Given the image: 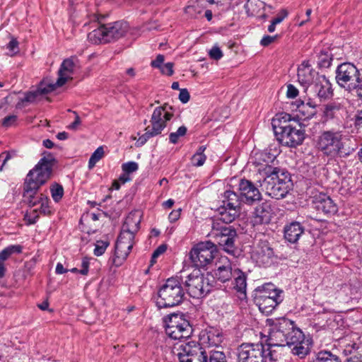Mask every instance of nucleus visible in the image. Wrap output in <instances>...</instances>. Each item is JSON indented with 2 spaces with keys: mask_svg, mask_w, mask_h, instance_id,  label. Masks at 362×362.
I'll list each match as a JSON object with an SVG mask.
<instances>
[{
  "mask_svg": "<svg viewBox=\"0 0 362 362\" xmlns=\"http://www.w3.org/2000/svg\"><path fill=\"white\" fill-rule=\"evenodd\" d=\"M294 128L286 129L280 132H274L277 140L282 146L294 147V136L293 135Z\"/></svg>",
  "mask_w": 362,
  "mask_h": 362,
  "instance_id": "31",
  "label": "nucleus"
},
{
  "mask_svg": "<svg viewBox=\"0 0 362 362\" xmlns=\"http://www.w3.org/2000/svg\"><path fill=\"white\" fill-rule=\"evenodd\" d=\"M139 168V165L137 163L134 161H129L127 163H124L122 165V169L124 173L127 174H130L132 173L136 172Z\"/></svg>",
  "mask_w": 362,
  "mask_h": 362,
  "instance_id": "47",
  "label": "nucleus"
},
{
  "mask_svg": "<svg viewBox=\"0 0 362 362\" xmlns=\"http://www.w3.org/2000/svg\"><path fill=\"white\" fill-rule=\"evenodd\" d=\"M313 90L320 101L328 100L334 95L332 84L325 75H317L313 86Z\"/></svg>",
  "mask_w": 362,
  "mask_h": 362,
  "instance_id": "22",
  "label": "nucleus"
},
{
  "mask_svg": "<svg viewBox=\"0 0 362 362\" xmlns=\"http://www.w3.org/2000/svg\"><path fill=\"white\" fill-rule=\"evenodd\" d=\"M154 136H155L153 135V134H152V132H151L146 128L145 133L140 136L137 139L136 142V146L137 147H141L144 146L148 141V139Z\"/></svg>",
  "mask_w": 362,
  "mask_h": 362,
  "instance_id": "46",
  "label": "nucleus"
},
{
  "mask_svg": "<svg viewBox=\"0 0 362 362\" xmlns=\"http://www.w3.org/2000/svg\"><path fill=\"white\" fill-rule=\"evenodd\" d=\"M104 156V150L103 146H99L91 155L88 161V168L92 169Z\"/></svg>",
  "mask_w": 362,
  "mask_h": 362,
  "instance_id": "40",
  "label": "nucleus"
},
{
  "mask_svg": "<svg viewBox=\"0 0 362 362\" xmlns=\"http://www.w3.org/2000/svg\"><path fill=\"white\" fill-rule=\"evenodd\" d=\"M282 300L283 298L281 295L277 297H264L263 298L254 300L259 310L267 315L271 314Z\"/></svg>",
  "mask_w": 362,
  "mask_h": 362,
  "instance_id": "26",
  "label": "nucleus"
},
{
  "mask_svg": "<svg viewBox=\"0 0 362 362\" xmlns=\"http://www.w3.org/2000/svg\"><path fill=\"white\" fill-rule=\"evenodd\" d=\"M274 212L271 204L263 202L255 209L251 218V223L253 226L263 224H269L273 218Z\"/></svg>",
  "mask_w": 362,
  "mask_h": 362,
  "instance_id": "21",
  "label": "nucleus"
},
{
  "mask_svg": "<svg viewBox=\"0 0 362 362\" xmlns=\"http://www.w3.org/2000/svg\"><path fill=\"white\" fill-rule=\"evenodd\" d=\"M163 322L166 334L173 339H188L192 334V325L183 313L168 315Z\"/></svg>",
  "mask_w": 362,
  "mask_h": 362,
  "instance_id": "8",
  "label": "nucleus"
},
{
  "mask_svg": "<svg viewBox=\"0 0 362 362\" xmlns=\"http://www.w3.org/2000/svg\"><path fill=\"white\" fill-rule=\"evenodd\" d=\"M187 132V128L185 126L182 125L180 127L176 132H171L169 134L170 143L176 144L178 142L180 137L185 136Z\"/></svg>",
  "mask_w": 362,
  "mask_h": 362,
  "instance_id": "39",
  "label": "nucleus"
},
{
  "mask_svg": "<svg viewBox=\"0 0 362 362\" xmlns=\"http://www.w3.org/2000/svg\"><path fill=\"white\" fill-rule=\"evenodd\" d=\"M50 192L53 200L59 202L64 196V188L62 185L54 182L50 185Z\"/></svg>",
  "mask_w": 362,
  "mask_h": 362,
  "instance_id": "36",
  "label": "nucleus"
},
{
  "mask_svg": "<svg viewBox=\"0 0 362 362\" xmlns=\"http://www.w3.org/2000/svg\"><path fill=\"white\" fill-rule=\"evenodd\" d=\"M217 252L215 243L211 241L201 242L192 248L189 252V259L194 267L204 269L212 263Z\"/></svg>",
  "mask_w": 362,
  "mask_h": 362,
  "instance_id": "12",
  "label": "nucleus"
},
{
  "mask_svg": "<svg viewBox=\"0 0 362 362\" xmlns=\"http://www.w3.org/2000/svg\"><path fill=\"white\" fill-rule=\"evenodd\" d=\"M190 98V95L187 89L183 88L180 89V94H179V100L182 103H187Z\"/></svg>",
  "mask_w": 362,
  "mask_h": 362,
  "instance_id": "54",
  "label": "nucleus"
},
{
  "mask_svg": "<svg viewBox=\"0 0 362 362\" xmlns=\"http://www.w3.org/2000/svg\"><path fill=\"white\" fill-rule=\"evenodd\" d=\"M167 250V246L164 244L159 245L153 252V258H158L160 255L163 254Z\"/></svg>",
  "mask_w": 362,
  "mask_h": 362,
  "instance_id": "62",
  "label": "nucleus"
},
{
  "mask_svg": "<svg viewBox=\"0 0 362 362\" xmlns=\"http://www.w3.org/2000/svg\"><path fill=\"white\" fill-rule=\"evenodd\" d=\"M292 120H294V118L290 114L286 112L277 113L272 120L274 132L292 128L293 127L290 124Z\"/></svg>",
  "mask_w": 362,
  "mask_h": 362,
  "instance_id": "27",
  "label": "nucleus"
},
{
  "mask_svg": "<svg viewBox=\"0 0 362 362\" xmlns=\"http://www.w3.org/2000/svg\"><path fill=\"white\" fill-rule=\"evenodd\" d=\"M206 149V146H200L196 153L191 158V163L193 166L200 167L204 165L206 160V156L204 151Z\"/></svg>",
  "mask_w": 362,
  "mask_h": 362,
  "instance_id": "34",
  "label": "nucleus"
},
{
  "mask_svg": "<svg viewBox=\"0 0 362 362\" xmlns=\"http://www.w3.org/2000/svg\"><path fill=\"white\" fill-rule=\"evenodd\" d=\"M336 81L341 87L356 88L361 81L358 70L351 63H343L337 69Z\"/></svg>",
  "mask_w": 362,
  "mask_h": 362,
  "instance_id": "15",
  "label": "nucleus"
},
{
  "mask_svg": "<svg viewBox=\"0 0 362 362\" xmlns=\"http://www.w3.org/2000/svg\"><path fill=\"white\" fill-rule=\"evenodd\" d=\"M11 158L9 152L4 151L0 154V170L3 169V167L6 163Z\"/></svg>",
  "mask_w": 362,
  "mask_h": 362,
  "instance_id": "56",
  "label": "nucleus"
},
{
  "mask_svg": "<svg viewBox=\"0 0 362 362\" xmlns=\"http://www.w3.org/2000/svg\"><path fill=\"white\" fill-rule=\"evenodd\" d=\"M234 277V289L240 293L245 295L246 294V287H247V276L246 274L242 272L240 269H235L233 272Z\"/></svg>",
  "mask_w": 362,
  "mask_h": 362,
  "instance_id": "30",
  "label": "nucleus"
},
{
  "mask_svg": "<svg viewBox=\"0 0 362 362\" xmlns=\"http://www.w3.org/2000/svg\"><path fill=\"white\" fill-rule=\"evenodd\" d=\"M11 256V252L6 247L0 252V262L6 260Z\"/></svg>",
  "mask_w": 362,
  "mask_h": 362,
  "instance_id": "64",
  "label": "nucleus"
},
{
  "mask_svg": "<svg viewBox=\"0 0 362 362\" xmlns=\"http://www.w3.org/2000/svg\"><path fill=\"white\" fill-rule=\"evenodd\" d=\"M38 218V209H34L29 215L26 214L25 216V219L27 221L28 224L29 225L35 224Z\"/></svg>",
  "mask_w": 362,
  "mask_h": 362,
  "instance_id": "49",
  "label": "nucleus"
},
{
  "mask_svg": "<svg viewBox=\"0 0 362 362\" xmlns=\"http://www.w3.org/2000/svg\"><path fill=\"white\" fill-rule=\"evenodd\" d=\"M185 298V290L180 278L170 277L158 291L156 305L160 308H172L181 304Z\"/></svg>",
  "mask_w": 362,
  "mask_h": 362,
  "instance_id": "6",
  "label": "nucleus"
},
{
  "mask_svg": "<svg viewBox=\"0 0 362 362\" xmlns=\"http://www.w3.org/2000/svg\"><path fill=\"white\" fill-rule=\"evenodd\" d=\"M17 119L18 117L15 115L6 116L2 119L1 126L6 128L16 126L17 124Z\"/></svg>",
  "mask_w": 362,
  "mask_h": 362,
  "instance_id": "48",
  "label": "nucleus"
},
{
  "mask_svg": "<svg viewBox=\"0 0 362 362\" xmlns=\"http://www.w3.org/2000/svg\"><path fill=\"white\" fill-rule=\"evenodd\" d=\"M7 49L13 52L16 53L18 52V42L16 38H12L7 45Z\"/></svg>",
  "mask_w": 362,
  "mask_h": 362,
  "instance_id": "55",
  "label": "nucleus"
},
{
  "mask_svg": "<svg viewBox=\"0 0 362 362\" xmlns=\"http://www.w3.org/2000/svg\"><path fill=\"white\" fill-rule=\"evenodd\" d=\"M128 30V25L124 21L100 24L88 35V40L95 45L109 43L124 37Z\"/></svg>",
  "mask_w": 362,
  "mask_h": 362,
  "instance_id": "7",
  "label": "nucleus"
},
{
  "mask_svg": "<svg viewBox=\"0 0 362 362\" xmlns=\"http://www.w3.org/2000/svg\"><path fill=\"white\" fill-rule=\"evenodd\" d=\"M314 207L318 211L325 214H334L338 211V207L329 196L324 193L316 194L313 197Z\"/></svg>",
  "mask_w": 362,
  "mask_h": 362,
  "instance_id": "24",
  "label": "nucleus"
},
{
  "mask_svg": "<svg viewBox=\"0 0 362 362\" xmlns=\"http://www.w3.org/2000/svg\"><path fill=\"white\" fill-rule=\"evenodd\" d=\"M341 108V105L337 102H332L325 105L322 110V118L324 122L333 119L336 113Z\"/></svg>",
  "mask_w": 362,
  "mask_h": 362,
  "instance_id": "33",
  "label": "nucleus"
},
{
  "mask_svg": "<svg viewBox=\"0 0 362 362\" xmlns=\"http://www.w3.org/2000/svg\"><path fill=\"white\" fill-rule=\"evenodd\" d=\"M209 57L212 59L218 60L223 57V52L221 50V49L217 47L214 46L213 47L209 52Z\"/></svg>",
  "mask_w": 362,
  "mask_h": 362,
  "instance_id": "50",
  "label": "nucleus"
},
{
  "mask_svg": "<svg viewBox=\"0 0 362 362\" xmlns=\"http://www.w3.org/2000/svg\"><path fill=\"white\" fill-rule=\"evenodd\" d=\"M206 362H227V360L223 351L211 350L207 352Z\"/></svg>",
  "mask_w": 362,
  "mask_h": 362,
  "instance_id": "37",
  "label": "nucleus"
},
{
  "mask_svg": "<svg viewBox=\"0 0 362 362\" xmlns=\"http://www.w3.org/2000/svg\"><path fill=\"white\" fill-rule=\"evenodd\" d=\"M73 113L75 115V119L72 123H71L67 127V128L69 129L76 131L78 129V127L81 124V120L79 115H78V113L76 112L73 111Z\"/></svg>",
  "mask_w": 362,
  "mask_h": 362,
  "instance_id": "53",
  "label": "nucleus"
},
{
  "mask_svg": "<svg viewBox=\"0 0 362 362\" xmlns=\"http://www.w3.org/2000/svg\"><path fill=\"white\" fill-rule=\"evenodd\" d=\"M276 37V36L264 35L262 38L260 44L264 47H267L272 43L275 40Z\"/></svg>",
  "mask_w": 362,
  "mask_h": 362,
  "instance_id": "61",
  "label": "nucleus"
},
{
  "mask_svg": "<svg viewBox=\"0 0 362 362\" xmlns=\"http://www.w3.org/2000/svg\"><path fill=\"white\" fill-rule=\"evenodd\" d=\"M177 351L180 362H206L207 352L198 341L184 342L179 346Z\"/></svg>",
  "mask_w": 362,
  "mask_h": 362,
  "instance_id": "13",
  "label": "nucleus"
},
{
  "mask_svg": "<svg viewBox=\"0 0 362 362\" xmlns=\"http://www.w3.org/2000/svg\"><path fill=\"white\" fill-rule=\"evenodd\" d=\"M36 90L37 91L40 95H42L54 91V88L53 83H47L45 81H42L38 84Z\"/></svg>",
  "mask_w": 362,
  "mask_h": 362,
  "instance_id": "42",
  "label": "nucleus"
},
{
  "mask_svg": "<svg viewBox=\"0 0 362 362\" xmlns=\"http://www.w3.org/2000/svg\"><path fill=\"white\" fill-rule=\"evenodd\" d=\"M7 249L11 252V255L13 254H20L22 252V247L21 245H11L7 247Z\"/></svg>",
  "mask_w": 362,
  "mask_h": 362,
  "instance_id": "63",
  "label": "nucleus"
},
{
  "mask_svg": "<svg viewBox=\"0 0 362 362\" xmlns=\"http://www.w3.org/2000/svg\"><path fill=\"white\" fill-rule=\"evenodd\" d=\"M109 245L110 243L108 241L98 240L95 243L94 255L98 257L103 255Z\"/></svg>",
  "mask_w": 362,
  "mask_h": 362,
  "instance_id": "44",
  "label": "nucleus"
},
{
  "mask_svg": "<svg viewBox=\"0 0 362 362\" xmlns=\"http://www.w3.org/2000/svg\"><path fill=\"white\" fill-rule=\"evenodd\" d=\"M310 362H341V360L330 351L322 350L316 353Z\"/></svg>",
  "mask_w": 362,
  "mask_h": 362,
  "instance_id": "32",
  "label": "nucleus"
},
{
  "mask_svg": "<svg viewBox=\"0 0 362 362\" xmlns=\"http://www.w3.org/2000/svg\"><path fill=\"white\" fill-rule=\"evenodd\" d=\"M274 329L270 332L271 344L274 349H280L281 356L286 354H293L294 351V322L286 317L279 318L274 323Z\"/></svg>",
  "mask_w": 362,
  "mask_h": 362,
  "instance_id": "4",
  "label": "nucleus"
},
{
  "mask_svg": "<svg viewBox=\"0 0 362 362\" xmlns=\"http://www.w3.org/2000/svg\"><path fill=\"white\" fill-rule=\"evenodd\" d=\"M317 74L315 69L309 60L303 61L298 67V82L300 88L296 87V98L300 93H306L308 87L314 80L315 76Z\"/></svg>",
  "mask_w": 362,
  "mask_h": 362,
  "instance_id": "17",
  "label": "nucleus"
},
{
  "mask_svg": "<svg viewBox=\"0 0 362 362\" xmlns=\"http://www.w3.org/2000/svg\"><path fill=\"white\" fill-rule=\"evenodd\" d=\"M294 221L287 223L284 227V238L290 243H294Z\"/></svg>",
  "mask_w": 362,
  "mask_h": 362,
  "instance_id": "38",
  "label": "nucleus"
},
{
  "mask_svg": "<svg viewBox=\"0 0 362 362\" xmlns=\"http://www.w3.org/2000/svg\"><path fill=\"white\" fill-rule=\"evenodd\" d=\"M223 260V264L217 265V268L214 270V274L211 276L213 281L216 279L217 281L225 283L232 279L233 272L231 263L227 258Z\"/></svg>",
  "mask_w": 362,
  "mask_h": 362,
  "instance_id": "25",
  "label": "nucleus"
},
{
  "mask_svg": "<svg viewBox=\"0 0 362 362\" xmlns=\"http://www.w3.org/2000/svg\"><path fill=\"white\" fill-rule=\"evenodd\" d=\"M298 97V99L296 98V122H298L301 127L302 123L300 121H305L313 115L315 105H313L310 98H308L307 93H300Z\"/></svg>",
  "mask_w": 362,
  "mask_h": 362,
  "instance_id": "20",
  "label": "nucleus"
},
{
  "mask_svg": "<svg viewBox=\"0 0 362 362\" xmlns=\"http://www.w3.org/2000/svg\"><path fill=\"white\" fill-rule=\"evenodd\" d=\"M49 198L43 194H41V202H40V207L38 210L43 215H50L52 214L51 210L49 209Z\"/></svg>",
  "mask_w": 362,
  "mask_h": 362,
  "instance_id": "43",
  "label": "nucleus"
},
{
  "mask_svg": "<svg viewBox=\"0 0 362 362\" xmlns=\"http://www.w3.org/2000/svg\"><path fill=\"white\" fill-rule=\"evenodd\" d=\"M89 260L87 257H84L81 263V269L79 271V274L82 275H87L88 273L89 268Z\"/></svg>",
  "mask_w": 362,
  "mask_h": 362,
  "instance_id": "58",
  "label": "nucleus"
},
{
  "mask_svg": "<svg viewBox=\"0 0 362 362\" xmlns=\"http://www.w3.org/2000/svg\"><path fill=\"white\" fill-rule=\"evenodd\" d=\"M169 110H173V107L165 103L162 106L156 107L153 110L150 119L151 125L146 128L155 136L162 133L167 126V122L172 119L173 114L170 112Z\"/></svg>",
  "mask_w": 362,
  "mask_h": 362,
  "instance_id": "16",
  "label": "nucleus"
},
{
  "mask_svg": "<svg viewBox=\"0 0 362 362\" xmlns=\"http://www.w3.org/2000/svg\"><path fill=\"white\" fill-rule=\"evenodd\" d=\"M332 61V54L328 51H322L317 56V64L321 68L329 67Z\"/></svg>",
  "mask_w": 362,
  "mask_h": 362,
  "instance_id": "35",
  "label": "nucleus"
},
{
  "mask_svg": "<svg viewBox=\"0 0 362 362\" xmlns=\"http://www.w3.org/2000/svg\"><path fill=\"white\" fill-rule=\"evenodd\" d=\"M141 216L138 212H131L127 216L122 229L136 233L140 228Z\"/></svg>",
  "mask_w": 362,
  "mask_h": 362,
  "instance_id": "29",
  "label": "nucleus"
},
{
  "mask_svg": "<svg viewBox=\"0 0 362 362\" xmlns=\"http://www.w3.org/2000/svg\"><path fill=\"white\" fill-rule=\"evenodd\" d=\"M281 358L280 349H274L270 343H243L237 349L238 362H276Z\"/></svg>",
  "mask_w": 362,
  "mask_h": 362,
  "instance_id": "2",
  "label": "nucleus"
},
{
  "mask_svg": "<svg viewBox=\"0 0 362 362\" xmlns=\"http://www.w3.org/2000/svg\"><path fill=\"white\" fill-rule=\"evenodd\" d=\"M296 145L301 144L305 139V130L296 129Z\"/></svg>",
  "mask_w": 362,
  "mask_h": 362,
  "instance_id": "57",
  "label": "nucleus"
},
{
  "mask_svg": "<svg viewBox=\"0 0 362 362\" xmlns=\"http://www.w3.org/2000/svg\"><path fill=\"white\" fill-rule=\"evenodd\" d=\"M211 228V236L216 243L226 252L235 256L238 251L235 244L238 237L236 230L232 226H220L215 221H213Z\"/></svg>",
  "mask_w": 362,
  "mask_h": 362,
  "instance_id": "11",
  "label": "nucleus"
},
{
  "mask_svg": "<svg viewBox=\"0 0 362 362\" xmlns=\"http://www.w3.org/2000/svg\"><path fill=\"white\" fill-rule=\"evenodd\" d=\"M165 60V57L163 54H158L156 59L153 60L151 62V65L153 68L159 69L163 66V62Z\"/></svg>",
  "mask_w": 362,
  "mask_h": 362,
  "instance_id": "52",
  "label": "nucleus"
},
{
  "mask_svg": "<svg viewBox=\"0 0 362 362\" xmlns=\"http://www.w3.org/2000/svg\"><path fill=\"white\" fill-rule=\"evenodd\" d=\"M180 214H181V209H178L177 210L172 211L168 216V219H169L170 222L174 223L176 221H177L180 217Z\"/></svg>",
  "mask_w": 362,
  "mask_h": 362,
  "instance_id": "59",
  "label": "nucleus"
},
{
  "mask_svg": "<svg viewBox=\"0 0 362 362\" xmlns=\"http://www.w3.org/2000/svg\"><path fill=\"white\" fill-rule=\"evenodd\" d=\"M313 345L312 337L296 327V356L299 358H305L310 353Z\"/></svg>",
  "mask_w": 362,
  "mask_h": 362,
  "instance_id": "23",
  "label": "nucleus"
},
{
  "mask_svg": "<svg viewBox=\"0 0 362 362\" xmlns=\"http://www.w3.org/2000/svg\"><path fill=\"white\" fill-rule=\"evenodd\" d=\"M282 291L278 290L272 283H266L256 288L254 291V300L281 295Z\"/></svg>",
  "mask_w": 362,
  "mask_h": 362,
  "instance_id": "28",
  "label": "nucleus"
},
{
  "mask_svg": "<svg viewBox=\"0 0 362 362\" xmlns=\"http://www.w3.org/2000/svg\"><path fill=\"white\" fill-rule=\"evenodd\" d=\"M74 67V63L72 58L65 59L61 64L59 72L62 73L64 71L73 72Z\"/></svg>",
  "mask_w": 362,
  "mask_h": 362,
  "instance_id": "45",
  "label": "nucleus"
},
{
  "mask_svg": "<svg viewBox=\"0 0 362 362\" xmlns=\"http://www.w3.org/2000/svg\"><path fill=\"white\" fill-rule=\"evenodd\" d=\"M345 139L346 136L341 131H325L318 138L317 147L328 157L345 158L354 151L346 146Z\"/></svg>",
  "mask_w": 362,
  "mask_h": 362,
  "instance_id": "3",
  "label": "nucleus"
},
{
  "mask_svg": "<svg viewBox=\"0 0 362 362\" xmlns=\"http://www.w3.org/2000/svg\"><path fill=\"white\" fill-rule=\"evenodd\" d=\"M279 173V169L268 166L265 168L267 176L261 184L266 193L276 199L285 197L293 186L291 176L288 172L282 171L280 176Z\"/></svg>",
  "mask_w": 362,
  "mask_h": 362,
  "instance_id": "5",
  "label": "nucleus"
},
{
  "mask_svg": "<svg viewBox=\"0 0 362 362\" xmlns=\"http://www.w3.org/2000/svg\"><path fill=\"white\" fill-rule=\"evenodd\" d=\"M213 284L214 281L209 279V274L205 276L198 270L187 276L185 281V290L192 298L199 299L211 292Z\"/></svg>",
  "mask_w": 362,
  "mask_h": 362,
  "instance_id": "10",
  "label": "nucleus"
},
{
  "mask_svg": "<svg viewBox=\"0 0 362 362\" xmlns=\"http://www.w3.org/2000/svg\"><path fill=\"white\" fill-rule=\"evenodd\" d=\"M173 63L168 62L165 64H163L160 70L163 74H165L167 76H172L174 73L173 71Z\"/></svg>",
  "mask_w": 362,
  "mask_h": 362,
  "instance_id": "51",
  "label": "nucleus"
},
{
  "mask_svg": "<svg viewBox=\"0 0 362 362\" xmlns=\"http://www.w3.org/2000/svg\"><path fill=\"white\" fill-rule=\"evenodd\" d=\"M39 96L40 95L36 90L34 91L25 92V97L20 99L18 105H21L25 103H34L37 100Z\"/></svg>",
  "mask_w": 362,
  "mask_h": 362,
  "instance_id": "41",
  "label": "nucleus"
},
{
  "mask_svg": "<svg viewBox=\"0 0 362 362\" xmlns=\"http://www.w3.org/2000/svg\"><path fill=\"white\" fill-rule=\"evenodd\" d=\"M252 257L259 266L267 267L273 264L275 254L267 240H260L253 251Z\"/></svg>",
  "mask_w": 362,
  "mask_h": 362,
  "instance_id": "18",
  "label": "nucleus"
},
{
  "mask_svg": "<svg viewBox=\"0 0 362 362\" xmlns=\"http://www.w3.org/2000/svg\"><path fill=\"white\" fill-rule=\"evenodd\" d=\"M238 190L240 197L243 202L247 204H252L254 202L259 201L262 198L259 189L255 184L245 178L240 180L238 184Z\"/></svg>",
  "mask_w": 362,
  "mask_h": 362,
  "instance_id": "19",
  "label": "nucleus"
},
{
  "mask_svg": "<svg viewBox=\"0 0 362 362\" xmlns=\"http://www.w3.org/2000/svg\"><path fill=\"white\" fill-rule=\"evenodd\" d=\"M66 81H67V78L66 76H64V73L59 72V78H57V81L54 83H53L54 90L56 89L57 87H61L64 84H65Z\"/></svg>",
  "mask_w": 362,
  "mask_h": 362,
  "instance_id": "60",
  "label": "nucleus"
},
{
  "mask_svg": "<svg viewBox=\"0 0 362 362\" xmlns=\"http://www.w3.org/2000/svg\"><path fill=\"white\" fill-rule=\"evenodd\" d=\"M221 202L222 204L217 209L219 219L225 223H232L240 215L241 198L236 192L226 190L221 195Z\"/></svg>",
  "mask_w": 362,
  "mask_h": 362,
  "instance_id": "9",
  "label": "nucleus"
},
{
  "mask_svg": "<svg viewBox=\"0 0 362 362\" xmlns=\"http://www.w3.org/2000/svg\"><path fill=\"white\" fill-rule=\"evenodd\" d=\"M42 157L26 175L23 182V197L30 207H34L41 202V194H36L40 188L45 185L53 176L54 166L57 160L54 155L44 151Z\"/></svg>",
  "mask_w": 362,
  "mask_h": 362,
  "instance_id": "1",
  "label": "nucleus"
},
{
  "mask_svg": "<svg viewBox=\"0 0 362 362\" xmlns=\"http://www.w3.org/2000/svg\"><path fill=\"white\" fill-rule=\"evenodd\" d=\"M135 233L121 230L115 247L112 263L118 267L126 259L134 244Z\"/></svg>",
  "mask_w": 362,
  "mask_h": 362,
  "instance_id": "14",
  "label": "nucleus"
}]
</instances>
